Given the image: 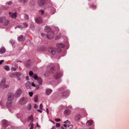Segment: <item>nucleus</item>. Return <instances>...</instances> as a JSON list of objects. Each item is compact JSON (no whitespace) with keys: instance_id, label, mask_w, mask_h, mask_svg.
Returning <instances> with one entry per match:
<instances>
[{"instance_id":"6","label":"nucleus","mask_w":129,"mask_h":129,"mask_svg":"<svg viewBox=\"0 0 129 129\" xmlns=\"http://www.w3.org/2000/svg\"><path fill=\"white\" fill-rule=\"evenodd\" d=\"M48 69V72L49 73L52 74L55 71V69L54 66H50L49 67Z\"/></svg>"},{"instance_id":"9","label":"nucleus","mask_w":129,"mask_h":129,"mask_svg":"<svg viewBox=\"0 0 129 129\" xmlns=\"http://www.w3.org/2000/svg\"><path fill=\"white\" fill-rule=\"evenodd\" d=\"M54 35V32L51 31L49 33H48L47 36V38L49 39H52Z\"/></svg>"},{"instance_id":"11","label":"nucleus","mask_w":129,"mask_h":129,"mask_svg":"<svg viewBox=\"0 0 129 129\" xmlns=\"http://www.w3.org/2000/svg\"><path fill=\"white\" fill-rule=\"evenodd\" d=\"M9 14L10 17L14 19H15L17 16V14L16 12L13 13L11 12H9Z\"/></svg>"},{"instance_id":"55","label":"nucleus","mask_w":129,"mask_h":129,"mask_svg":"<svg viewBox=\"0 0 129 129\" xmlns=\"http://www.w3.org/2000/svg\"><path fill=\"white\" fill-rule=\"evenodd\" d=\"M37 111H38L39 112H40L41 113L42 112V111H41V110H37Z\"/></svg>"},{"instance_id":"15","label":"nucleus","mask_w":129,"mask_h":129,"mask_svg":"<svg viewBox=\"0 0 129 129\" xmlns=\"http://www.w3.org/2000/svg\"><path fill=\"white\" fill-rule=\"evenodd\" d=\"M24 39L23 37V36L21 35L19 36L18 39V41L20 42H23L24 40Z\"/></svg>"},{"instance_id":"64","label":"nucleus","mask_w":129,"mask_h":129,"mask_svg":"<svg viewBox=\"0 0 129 129\" xmlns=\"http://www.w3.org/2000/svg\"><path fill=\"white\" fill-rule=\"evenodd\" d=\"M17 62H22V61H17Z\"/></svg>"},{"instance_id":"48","label":"nucleus","mask_w":129,"mask_h":129,"mask_svg":"<svg viewBox=\"0 0 129 129\" xmlns=\"http://www.w3.org/2000/svg\"><path fill=\"white\" fill-rule=\"evenodd\" d=\"M12 70L14 71H16V69L15 67H13L12 69Z\"/></svg>"},{"instance_id":"52","label":"nucleus","mask_w":129,"mask_h":129,"mask_svg":"<svg viewBox=\"0 0 129 129\" xmlns=\"http://www.w3.org/2000/svg\"><path fill=\"white\" fill-rule=\"evenodd\" d=\"M4 61L3 60H1L0 61V64H1Z\"/></svg>"},{"instance_id":"43","label":"nucleus","mask_w":129,"mask_h":129,"mask_svg":"<svg viewBox=\"0 0 129 129\" xmlns=\"http://www.w3.org/2000/svg\"><path fill=\"white\" fill-rule=\"evenodd\" d=\"M60 124L59 123H57L56 124V127H59L60 126Z\"/></svg>"},{"instance_id":"12","label":"nucleus","mask_w":129,"mask_h":129,"mask_svg":"<svg viewBox=\"0 0 129 129\" xmlns=\"http://www.w3.org/2000/svg\"><path fill=\"white\" fill-rule=\"evenodd\" d=\"M24 64L27 68H30L31 66V62L30 60L26 61Z\"/></svg>"},{"instance_id":"27","label":"nucleus","mask_w":129,"mask_h":129,"mask_svg":"<svg viewBox=\"0 0 129 129\" xmlns=\"http://www.w3.org/2000/svg\"><path fill=\"white\" fill-rule=\"evenodd\" d=\"M37 80L38 82L41 85L42 84V81L40 77H39L38 79Z\"/></svg>"},{"instance_id":"31","label":"nucleus","mask_w":129,"mask_h":129,"mask_svg":"<svg viewBox=\"0 0 129 129\" xmlns=\"http://www.w3.org/2000/svg\"><path fill=\"white\" fill-rule=\"evenodd\" d=\"M31 106L30 104H29L27 107V108L28 110H30L31 109Z\"/></svg>"},{"instance_id":"63","label":"nucleus","mask_w":129,"mask_h":129,"mask_svg":"<svg viewBox=\"0 0 129 129\" xmlns=\"http://www.w3.org/2000/svg\"><path fill=\"white\" fill-rule=\"evenodd\" d=\"M37 126L38 127H39V125H38V123H37Z\"/></svg>"},{"instance_id":"47","label":"nucleus","mask_w":129,"mask_h":129,"mask_svg":"<svg viewBox=\"0 0 129 129\" xmlns=\"http://www.w3.org/2000/svg\"><path fill=\"white\" fill-rule=\"evenodd\" d=\"M31 85L32 86L34 87H35L36 86V85L34 82H33L32 83Z\"/></svg>"},{"instance_id":"22","label":"nucleus","mask_w":129,"mask_h":129,"mask_svg":"<svg viewBox=\"0 0 129 129\" xmlns=\"http://www.w3.org/2000/svg\"><path fill=\"white\" fill-rule=\"evenodd\" d=\"M52 90L49 89H47L46 90V94L47 95H49L51 92Z\"/></svg>"},{"instance_id":"45","label":"nucleus","mask_w":129,"mask_h":129,"mask_svg":"<svg viewBox=\"0 0 129 129\" xmlns=\"http://www.w3.org/2000/svg\"><path fill=\"white\" fill-rule=\"evenodd\" d=\"M42 107H43V106H42V104H41L40 106V109L42 110Z\"/></svg>"},{"instance_id":"35","label":"nucleus","mask_w":129,"mask_h":129,"mask_svg":"<svg viewBox=\"0 0 129 129\" xmlns=\"http://www.w3.org/2000/svg\"><path fill=\"white\" fill-rule=\"evenodd\" d=\"M17 27L21 29H23L24 28V27L21 25H19L17 26Z\"/></svg>"},{"instance_id":"62","label":"nucleus","mask_w":129,"mask_h":129,"mask_svg":"<svg viewBox=\"0 0 129 129\" xmlns=\"http://www.w3.org/2000/svg\"><path fill=\"white\" fill-rule=\"evenodd\" d=\"M63 126L64 127H66L67 126V125L66 124H64Z\"/></svg>"},{"instance_id":"39","label":"nucleus","mask_w":129,"mask_h":129,"mask_svg":"<svg viewBox=\"0 0 129 129\" xmlns=\"http://www.w3.org/2000/svg\"><path fill=\"white\" fill-rule=\"evenodd\" d=\"M29 94L30 97H31L33 94V93L32 92H29Z\"/></svg>"},{"instance_id":"14","label":"nucleus","mask_w":129,"mask_h":129,"mask_svg":"<svg viewBox=\"0 0 129 129\" xmlns=\"http://www.w3.org/2000/svg\"><path fill=\"white\" fill-rule=\"evenodd\" d=\"M69 94V92H68L67 90H66L63 93L62 96L63 98H65L68 96Z\"/></svg>"},{"instance_id":"13","label":"nucleus","mask_w":129,"mask_h":129,"mask_svg":"<svg viewBox=\"0 0 129 129\" xmlns=\"http://www.w3.org/2000/svg\"><path fill=\"white\" fill-rule=\"evenodd\" d=\"M81 115L80 114H76L74 118V119L75 120L78 121L81 118Z\"/></svg>"},{"instance_id":"26","label":"nucleus","mask_w":129,"mask_h":129,"mask_svg":"<svg viewBox=\"0 0 129 129\" xmlns=\"http://www.w3.org/2000/svg\"><path fill=\"white\" fill-rule=\"evenodd\" d=\"M51 28L48 26H46L45 28V31L47 33L50 32L51 30Z\"/></svg>"},{"instance_id":"34","label":"nucleus","mask_w":129,"mask_h":129,"mask_svg":"<svg viewBox=\"0 0 129 129\" xmlns=\"http://www.w3.org/2000/svg\"><path fill=\"white\" fill-rule=\"evenodd\" d=\"M24 17L25 19H26L27 20H28L29 19V17L28 15H25L24 16Z\"/></svg>"},{"instance_id":"50","label":"nucleus","mask_w":129,"mask_h":129,"mask_svg":"<svg viewBox=\"0 0 129 129\" xmlns=\"http://www.w3.org/2000/svg\"><path fill=\"white\" fill-rule=\"evenodd\" d=\"M12 4V2L11 1H10L8 3V4L9 5H11Z\"/></svg>"},{"instance_id":"19","label":"nucleus","mask_w":129,"mask_h":129,"mask_svg":"<svg viewBox=\"0 0 129 129\" xmlns=\"http://www.w3.org/2000/svg\"><path fill=\"white\" fill-rule=\"evenodd\" d=\"M6 50L5 48L4 47H1L0 49V53L1 54H4L6 52Z\"/></svg>"},{"instance_id":"58","label":"nucleus","mask_w":129,"mask_h":129,"mask_svg":"<svg viewBox=\"0 0 129 129\" xmlns=\"http://www.w3.org/2000/svg\"><path fill=\"white\" fill-rule=\"evenodd\" d=\"M60 38V37H57V38H56V40H58V39H59Z\"/></svg>"},{"instance_id":"3","label":"nucleus","mask_w":129,"mask_h":129,"mask_svg":"<svg viewBox=\"0 0 129 129\" xmlns=\"http://www.w3.org/2000/svg\"><path fill=\"white\" fill-rule=\"evenodd\" d=\"M14 95L13 93H9L7 95V99L9 101H12L14 99Z\"/></svg>"},{"instance_id":"32","label":"nucleus","mask_w":129,"mask_h":129,"mask_svg":"<svg viewBox=\"0 0 129 129\" xmlns=\"http://www.w3.org/2000/svg\"><path fill=\"white\" fill-rule=\"evenodd\" d=\"M28 0H19L22 3H26L27 2Z\"/></svg>"},{"instance_id":"51","label":"nucleus","mask_w":129,"mask_h":129,"mask_svg":"<svg viewBox=\"0 0 129 129\" xmlns=\"http://www.w3.org/2000/svg\"><path fill=\"white\" fill-rule=\"evenodd\" d=\"M33 124H31V126L30 128V129H33Z\"/></svg>"},{"instance_id":"16","label":"nucleus","mask_w":129,"mask_h":129,"mask_svg":"<svg viewBox=\"0 0 129 129\" xmlns=\"http://www.w3.org/2000/svg\"><path fill=\"white\" fill-rule=\"evenodd\" d=\"M2 122L3 123V126L6 127L8 126V123L7 121L5 120H3L2 121Z\"/></svg>"},{"instance_id":"24","label":"nucleus","mask_w":129,"mask_h":129,"mask_svg":"<svg viewBox=\"0 0 129 129\" xmlns=\"http://www.w3.org/2000/svg\"><path fill=\"white\" fill-rule=\"evenodd\" d=\"M93 123V121L92 120H88L87 123L86 125L88 126H89L91 125Z\"/></svg>"},{"instance_id":"53","label":"nucleus","mask_w":129,"mask_h":129,"mask_svg":"<svg viewBox=\"0 0 129 129\" xmlns=\"http://www.w3.org/2000/svg\"><path fill=\"white\" fill-rule=\"evenodd\" d=\"M13 74H10V77H13Z\"/></svg>"},{"instance_id":"17","label":"nucleus","mask_w":129,"mask_h":129,"mask_svg":"<svg viewBox=\"0 0 129 129\" xmlns=\"http://www.w3.org/2000/svg\"><path fill=\"white\" fill-rule=\"evenodd\" d=\"M56 45L58 48H63L65 45H64L60 43H58L56 44Z\"/></svg>"},{"instance_id":"21","label":"nucleus","mask_w":129,"mask_h":129,"mask_svg":"<svg viewBox=\"0 0 129 129\" xmlns=\"http://www.w3.org/2000/svg\"><path fill=\"white\" fill-rule=\"evenodd\" d=\"M6 105L8 107H11L13 106V103L12 101H8L6 104Z\"/></svg>"},{"instance_id":"41","label":"nucleus","mask_w":129,"mask_h":129,"mask_svg":"<svg viewBox=\"0 0 129 129\" xmlns=\"http://www.w3.org/2000/svg\"><path fill=\"white\" fill-rule=\"evenodd\" d=\"M29 75L30 76H32L33 75V73L32 71H30L29 72Z\"/></svg>"},{"instance_id":"40","label":"nucleus","mask_w":129,"mask_h":129,"mask_svg":"<svg viewBox=\"0 0 129 129\" xmlns=\"http://www.w3.org/2000/svg\"><path fill=\"white\" fill-rule=\"evenodd\" d=\"M39 12H40V13H41V14L42 15H43V14H44V11L43 10H40L39 11Z\"/></svg>"},{"instance_id":"36","label":"nucleus","mask_w":129,"mask_h":129,"mask_svg":"<svg viewBox=\"0 0 129 129\" xmlns=\"http://www.w3.org/2000/svg\"><path fill=\"white\" fill-rule=\"evenodd\" d=\"M23 24L24 25V28L28 26V25L26 23H24Z\"/></svg>"},{"instance_id":"57","label":"nucleus","mask_w":129,"mask_h":129,"mask_svg":"<svg viewBox=\"0 0 129 129\" xmlns=\"http://www.w3.org/2000/svg\"><path fill=\"white\" fill-rule=\"evenodd\" d=\"M44 34L43 33H41V36H44Z\"/></svg>"},{"instance_id":"1","label":"nucleus","mask_w":129,"mask_h":129,"mask_svg":"<svg viewBox=\"0 0 129 129\" xmlns=\"http://www.w3.org/2000/svg\"><path fill=\"white\" fill-rule=\"evenodd\" d=\"M9 23V20L6 19L5 17H0V24L4 26H6L8 25Z\"/></svg>"},{"instance_id":"23","label":"nucleus","mask_w":129,"mask_h":129,"mask_svg":"<svg viewBox=\"0 0 129 129\" xmlns=\"http://www.w3.org/2000/svg\"><path fill=\"white\" fill-rule=\"evenodd\" d=\"M45 3V1L43 0H39L38 1V4L40 6L43 5Z\"/></svg>"},{"instance_id":"37","label":"nucleus","mask_w":129,"mask_h":129,"mask_svg":"<svg viewBox=\"0 0 129 129\" xmlns=\"http://www.w3.org/2000/svg\"><path fill=\"white\" fill-rule=\"evenodd\" d=\"M68 127H70V128H72L73 127V126L71 125H68L67 126V129H69L68 128Z\"/></svg>"},{"instance_id":"46","label":"nucleus","mask_w":129,"mask_h":129,"mask_svg":"<svg viewBox=\"0 0 129 129\" xmlns=\"http://www.w3.org/2000/svg\"><path fill=\"white\" fill-rule=\"evenodd\" d=\"M70 122V121L68 120H67L66 121L64 122V123H66V124H67V123H69Z\"/></svg>"},{"instance_id":"42","label":"nucleus","mask_w":129,"mask_h":129,"mask_svg":"<svg viewBox=\"0 0 129 129\" xmlns=\"http://www.w3.org/2000/svg\"><path fill=\"white\" fill-rule=\"evenodd\" d=\"M65 88H66L65 87H61L60 88V91H62V90H64V89H65Z\"/></svg>"},{"instance_id":"20","label":"nucleus","mask_w":129,"mask_h":129,"mask_svg":"<svg viewBox=\"0 0 129 129\" xmlns=\"http://www.w3.org/2000/svg\"><path fill=\"white\" fill-rule=\"evenodd\" d=\"M71 113L70 110H66L64 112V114L65 115H70Z\"/></svg>"},{"instance_id":"38","label":"nucleus","mask_w":129,"mask_h":129,"mask_svg":"<svg viewBox=\"0 0 129 129\" xmlns=\"http://www.w3.org/2000/svg\"><path fill=\"white\" fill-rule=\"evenodd\" d=\"M38 96H36L35 97V102H37V101H38Z\"/></svg>"},{"instance_id":"5","label":"nucleus","mask_w":129,"mask_h":129,"mask_svg":"<svg viewBox=\"0 0 129 129\" xmlns=\"http://www.w3.org/2000/svg\"><path fill=\"white\" fill-rule=\"evenodd\" d=\"M27 101V98L26 97H23L21 98L19 100V103L23 105L25 104Z\"/></svg>"},{"instance_id":"54","label":"nucleus","mask_w":129,"mask_h":129,"mask_svg":"<svg viewBox=\"0 0 129 129\" xmlns=\"http://www.w3.org/2000/svg\"><path fill=\"white\" fill-rule=\"evenodd\" d=\"M46 111H47V114H48V113H49V110H48V109L47 108H46Z\"/></svg>"},{"instance_id":"28","label":"nucleus","mask_w":129,"mask_h":129,"mask_svg":"<svg viewBox=\"0 0 129 129\" xmlns=\"http://www.w3.org/2000/svg\"><path fill=\"white\" fill-rule=\"evenodd\" d=\"M14 74V75L18 77L20 76L21 75V74L19 72H16Z\"/></svg>"},{"instance_id":"25","label":"nucleus","mask_w":129,"mask_h":129,"mask_svg":"<svg viewBox=\"0 0 129 129\" xmlns=\"http://www.w3.org/2000/svg\"><path fill=\"white\" fill-rule=\"evenodd\" d=\"M25 86L26 88L27 89L30 88V82L29 81L27 82L26 83Z\"/></svg>"},{"instance_id":"2","label":"nucleus","mask_w":129,"mask_h":129,"mask_svg":"<svg viewBox=\"0 0 129 129\" xmlns=\"http://www.w3.org/2000/svg\"><path fill=\"white\" fill-rule=\"evenodd\" d=\"M6 81V79L4 77L2 78L1 83L0 84V87L3 88H8L9 86L8 85H6L5 83Z\"/></svg>"},{"instance_id":"7","label":"nucleus","mask_w":129,"mask_h":129,"mask_svg":"<svg viewBox=\"0 0 129 129\" xmlns=\"http://www.w3.org/2000/svg\"><path fill=\"white\" fill-rule=\"evenodd\" d=\"M56 50V49L53 47H50L49 49V52L53 55L55 54Z\"/></svg>"},{"instance_id":"49","label":"nucleus","mask_w":129,"mask_h":129,"mask_svg":"<svg viewBox=\"0 0 129 129\" xmlns=\"http://www.w3.org/2000/svg\"><path fill=\"white\" fill-rule=\"evenodd\" d=\"M38 106L36 104H35V105L34 106V107L35 108H37Z\"/></svg>"},{"instance_id":"30","label":"nucleus","mask_w":129,"mask_h":129,"mask_svg":"<svg viewBox=\"0 0 129 129\" xmlns=\"http://www.w3.org/2000/svg\"><path fill=\"white\" fill-rule=\"evenodd\" d=\"M33 78L35 79L36 80H37L38 79L39 77H38V76L36 75V74H34Z\"/></svg>"},{"instance_id":"61","label":"nucleus","mask_w":129,"mask_h":129,"mask_svg":"<svg viewBox=\"0 0 129 129\" xmlns=\"http://www.w3.org/2000/svg\"><path fill=\"white\" fill-rule=\"evenodd\" d=\"M28 77L27 76H26V79H27V80H28Z\"/></svg>"},{"instance_id":"18","label":"nucleus","mask_w":129,"mask_h":129,"mask_svg":"<svg viewBox=\"0 0 129 129\" xmlns=\"http://www.w3.org/2000/svg\"><path fill=\"white\" fill-rule=\"evenodd\" d=\"M39 51H44L46 50V48L44 47H42L39 48L38 49Z\"/></svg>"},{"instance_id":"33","label":"nucleus","mask_w":129,"mask_h":129,"mask_svg":"<svg viewBox=\"0 0 129 129\" xmlns=\"http://www.w3.org/2000/svg\"><path fill=\"white\" fill-rule=\"evenodd\" d=\"M61 50H61V48H58V49L57 50V52L59 53H60L61 52Z\"/></svg>"},{"instance_id":"8","label":"nucleus","mask_w":129,"mask_h":129,"mask_svg":"<svg viewBox=\"0 0 129 129\" xmlns=\"http://www.w3.org/2000/svg\"><path fill=\"white\" fill-rule=\"evenodd\" d=\"M62 76V74L61 73H57L54 75V77L56 79H59Z\"/></svg>"},{"instance_id":"59","label":"nucleus","mask_w":129,"mask_h":129,"mask_svg":"<svg viewBox=\"0 0 129 129\" xmlns=\"http://www.w3.org/2000/svg\"><path fill=\"white\" fill-rule=\"evenodd\" d=\"M61 129H64V128L63 126H61Z\"/></svg>"},{"instance_id":"44","label":"nucleus","mask_w":129,"mask_h":129,"mask_svg":"<svg viewBox=\"0 0 129 129\" xmlns=\"http://www.w3.org/2000/svg\"><path fill=\"white\" fill-rule=\"evenodd\" d=\"M55 120L56 121H60V119L59 118H56L55 119Z\"/></svg>"},{"instance_id":"10","label":"nucleus","mask_w":129,"mask_h":129,"mask_svg":"<svg viewBox=\"0 0 129 129\" xmlns=\"http://www.w3.org/2000/svg\"><path fill=\"white\" fill-rule=\"evenodd\" d=\"M36 22L38 24H41L43 22V20L40 17H37L35 20Z\"/></svg>"},{"instance_id":"60","label":"nucleus","mask_w":129,"mask_h":129,"mask_svg":"<svg viewBox=\"0 0 129 129\" xmlns=\"http://www.w3.org/2000/svg\"><path fill=\"white\" fill-rule=\"evenodd\" d=\"M91 6L92 7H95V6L94 5H91Z\"/></svg>"},{"instance_id":"56","label":"nucleus","mask_w":129,"mask_h":129,"mask_svg":"<svg viewBox=\"0 0 129 129\" xmlns=\"http://www.w3.org/2000/svg\"><path fill=\"white\" fill-rule=\"evenodd\" d=\"M51 129H55V126H53Z\"/></svg>"},{"instance_id":"4","label":"nucleus","mask_w":129,"mask_h":129,"mask_svg":"<svg viewBox=\"0 0 129 129\" xmlns=\"http://www.w3.org/2000/svg\"><path fill=\"white\" fill-rule=\"evenodd\" d=\"M22 91L21 89L19 88H18L16 91L15 93V96L16 98H18L19 97L21 94Z\"/></svg>"},{"instance_id":"29","label":"nucleus","mask_w":129,"mask_h":129,"mask_svg":"<svg viewBox=\"0 0 129 129\" xmlns=\"http://www.w3.org/2000/svg\"><path fill=\"white\" fill-rule=\"evenodd\" d=\"M4 69L7 71H9L10 70V69L9 67L7 66H4Z\"/></svg>"}]
</instances>
